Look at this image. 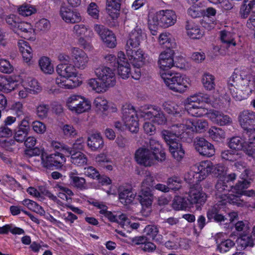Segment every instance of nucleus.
<instances>
[{
  "label": "nucleus",
  "instance_id": "obj_14",
  "mask_svg": "<svg viewBox=\"0 0 255 255\" xmlns=\"http://www.w3.org/2000/svg\"><path fill=\"white\" fill-rule=\"evenodd\" d=\"M174 52L172 49H166L160 53L159 56L158 64L160 72H167L168 70L174 65L173 56Z\"/></svg>",
  "mask_w": 255,
  "mask_h": 255
},
{
  "label": "nucleus",
  "instance_id": "obj_27",
  "mask_svg": "<svg viewBox=\"0 0 255 255\" xmlns=\"http://www.w3.org/2000/svg\"><path fill=\"white\" fill-rule=\"evenodd\" d=\"M185 28L187 35L191 38L199 39L203 35V32L193 20H187Z\"/></svg>",
  "mask_w": 255,
  "mask_h": 255
},
{
  "label": "nucleus",
  "instance_id": "obj_28",
  "mask_svg": "<svg viewBox=\"0 0 255 255\" xmlns=\"http://www.w3.org/2000/svg\"><path fill=\"white\" fill-rule=\"evenodd\" d=\"M146 148H148L154 154L159 155L160 162L165 159V153L162 149L161 145L157 140L150 138L147 143V147Z\"/></svg>",
  "mask_w": 255,
  "mask_h": 255
},
{
  "label": "nucleus",
  "instance_id": "obj_63",
  "mask_svg": "<svg viewBox=\"0 0 255 255\" xmlns=\"http://www.w3.org/2000/svg\"><path fill=\"white\" fill-rule=\"evenodd\" d=\"M155 184L154 177L151 175H146L141 183V187L150 188L153 190Z\"/></svg>",
  "mask_w": 255,
  "mask_h": 255
},
{
  "label": "nucleus",
  "instance_id": "obj_47",
  "mask_svg": "<svg viewBox=\"0 0 255 255\" xmlns=\"http://www.w3.org/2000/svg\"><path fill=\"white\" fill-rule=\"evenodd\" d=\"M51 146L54 150H57V152L62 155L69 156L71 154V149L66 145L62 144L59 142L52 141L51 142Z\"/></svg>",
  "mask_w": 255,
  "mask_h": 255
},
{
  "label": "nucleus",
  "instance_id": "obj_36",
  "mask_svg": "<svg viewBox=\"0 0 255 255\" xmlns=\"http://www.w3.org/2000/svg\"><path fill=\"white\" fill-rule=\"evenodd\" d=\"M33 32V30L30 23L24 22H19L14 32L17 35H21V36L24 37L25 38L31 34Z\"/></svg>",
  "mask_w": 255,
  "mask_h": 255
},
{
  "label": "nucleus",
  "instance_id": "obj_13",
  "mask_svg": "<svg viewBox=\"0 0 255 255\" xmlns=\"http://www.w3.org/2000/svg\"><path fill=\"white\" fill-rule=\"evenodd\" d=\"M41 163L44 167L51 168L55 167L56 169L61 168L63 163L65 162L64 155L57 153L51 154L44 157L42 154L41 156Z\"/></svg>",
  "mask_w": 255,
  "mask_h": 255
},
{
  "label": "nucleus",
  "instance_id": "obj_20",
  "mask_svg": "<svg viewBox=\"0 0 255 255\" xmlns=\"http://www.w3.org/2000/svg\"><path fill=\"white\" fill-rule=\"evenodd\" d=\"M136 193L130 186H121L119 188V199L124 205L131 203L135 199Z\"/></svg>",
  "mask_w": 255,
  "mask_h": 255
},
{
  "label": "nucleus",
  "instance_id": "obj_51",
  "mask_svg": "<svg viewBox=\"0 0 255 255\" xmlns=\"http://www.w3.org/2000/svg\"><path fill=\"white\" fill-rule=\"evenodd\" d=\"M172 207L176 210H185L188 207V203L185 198L177 196L173 201Z\"/></svg>",
  "mask_w": 255,
  "mask_h": 255
},
{
  "label": "nucleus",
  "instance_id": "obj_30",
  "mask_svg": "<svg viewBox=\"0 0 255 255\" xmlns=\"http://www.w3.org/2000/svg\"><path fill=\"white\" fill-rule=\"evenodd\" d=\"M239 121L242 127L244 128L248 126L255 124V113L250 111H244L239 116Z\"/></svg>",
  "mask_w": 255,
  "mask_h": 255
},
{
  "label": "nucleus",
  "instance_id": "obj_59",
  "mask_svg": "<svg viewBox=\"0 0 255 255\" xmlns=\"http://www.w3.org/2000/svg\"><path fill=\"white\" fill-rule=\"evenodd\" d=\"M5 20L9 28L14 32L19 22L18 17L14 14H10L5 17Z\"/></svg>",
  "mask_w": 255,
  "mask_h": 255
},
{
  "label": "nucleus",
  "instance_id": "obj_40",
  "mask_svg": "<svg viewBox=\"0 0 255 255\" xmlns=\"http://www.w3.org/2000/svg\"><path fill=\"white\" fill-rule=\"evenodd\" d=\"M185 108L188 114L193 117H199L207 114V110L197 105H185Z\"/></svg>",
  "mask_w": 255,
  "mask_h": 255
},
{
  "label": "nucleus",
  "instance_id": "obj_53",
  "mask_svg": "<svg viewBox=\"0 0 255 255\" xmlns=\"http://www.w3.org/2000/svg\"><path fill=\"white\" fill-rule=\"evenodd\" d=\"M118 65V71L119 75L123 79H127L130 74V65L128 62L120 63Z\"/></svg>",
  "mask_w": 255,
  "mask_h": 255
},
{
  "label": "nucleus",
  "instance_id": "obj_50",
  "mask_svg": "<svg viewBox=\"0 0 255 255\" xmlns=\"http://www.w3.org/2000/svg\"><path fill=\"white\" fill-rule=\"evenodd\" d=\"M221 157L225 160L234 162L241 158V154L236 151L227 150L222 152Z\"/></svg>",
  "mask_w": 255,
  "mask_h": 255
},
{
  "label": "nucleus",
  "instance_id": "obj_37",
  "mask_svg": "<svg viewBox=\"0 0 255 255\" xmlns=\"http://www.w3.org/2000/svg\"><path fill=\"white\" fill-rule=\"evenodd\" d=\"M169 149L173 157L177 161H180L183 158L185 151L181 143L172 142Z\"/></svg>",
  "mask_w": 255,
  "mask_h": 255
},
{
  "label": "nucleus",
  "instance_id": "obj_7",
  "mask_svg": "<svg viewBox=\"0 0 255 255\" xmlns=\"http://www.w3.org/2000/svg\"><path fill=\"white\" fill-rule=\"evenodd\" d=\"M177 16L172 10H161L156 12L152 17L154 25L167 28L174 25L176 21Z\"/></svg>",
  "mask_w": 255,
  "mask_h": 255
},
{
  "label": "nucleus",
  "instance_id": "obj_31",
  "mask_svg": "<svg viewBox=\"0 0 255 255\" xmlns=\"http://www.w3.org/2000/svg\"><path fill=\"white\" fill-rule=\"evenodd\" d=\"M138 118L137 112L134 107L129 104H126L122 108V119L123 122L129 123V120Z\"/></svg>",
  "mask_w": 255,
  "mask_h": 255
},
{
  "label": "nucleus",
  "instance_id": "obj_52",
  "mask_svg": "<svg viewBox=\"0 0 255 255\" xmlns=\"http://www.w3.org/2000/svg\"><path fill=\"white\" fill-rule=\"evenodd\" d=\"M160 45H162L163 48L167 49L173 48L175 43L171 42L170 36L169 34L166 33H162L160 34L158 38Z\"/></svg>",
  "mask_w": 255,
  "mask_h": 255
},
{
  "label": "nucleus",
  "instance_id": "obj_26",
  "mask_svg": "<svg viewBox=\"0 0 255 255\" xmlns=\"http://www.w3.org/2000/svg\"><path fill=\"white\" fill-rule=\"evenodd\" d=\"M121 1L122 0H106V12L114 20L119 16Z\"/></svg>",
  "mask_w": 255,
  "mask_h": 255
},
{
  "label": "nucleus",
  "instance_id": "obj_1",
  "mask_svg": "<svg viewBox=\"0 0 255 255\" xmlns=\"http://www.w3.org/2000/svg\"><path fill=\"white\" fill-rule=\"evenodd\" d=\"M254 76L249 70L243 68L236 69L230 78L228 89L232 97L236 101L241 100V96L238 94L235 86L242 91H252V87L254 85Z\"/></svg>",
  "mask_w": 255,
  "mask_h": 255
},
{
  "label": "nucleus",
  "instance_id": "obj_29",
  "mask_svg": "<svg viewBox=\"0 0 255 255\" xmlns=\"http://www.w3.org/2000/svg\"><path fill=\"white\" fill-rule=\"evenodd\" d=\"M16 86L15 81L10 76H0V91L9 93L13 90Z\"/></svg>",
  "mask_w": 255,
  "mask_h": 255
},
{
  "label": "nucleus",
  "instance_id": "obj_24",
  "mask_svg": "<svg viewBox=\"0 0 255 255\" xmlns=\"http://www.w3.org/2000/svg\"><path fill=\"white\" fill-rule=\"evenodd\" d=\"M87 142L88 147L93 151L102 149L104 145V140L99 132L90 134L88 137Z\"/></svg>",
  "mask_w": 255,
  "mask_h": 255
},
{
  "label": "nucleus",
  "instance_id": "obj_16",
  "mask_svg": "<svg viewBox=\"0 0 255 255\" xmlns=\"http://www.w3.org/2000/svg\"><path fill=\"white\" fill-rule=\"evenodd\" d=\"M145 36V33L141 28L138 26H136L129 33L126 48H135L138 47L141 41L143 40Z\"/></svg>",
  "mask_w": 255,
  "mask_h": 255
},
{
  "label": "nucleus",
  "instance_id": "obj_2",
  "mask_svg": "<svg viewBox=\"0 0 255 255\" xmlns=\"http://www.w3.org/2000/svg\"><path fill=\"white\" fill-rule=\"evenodd\" d=\"M95 73L101 83L96 79H91L88 84L92 89L97 93H103L108 88L113 87L116 84V76L114 71L108 67L102 66L96 69Z\"/></svg>",
  "mask_w": 255,
  "mask_h": 255
},
{
  "label": "nucleus",
  "instance_id": "obj_42",
  "mask_svg": "<svg viewBox=\"0 0 255 255\" xmlns=\"http://www.w3.org/2000/svg\"><path fill=\"white\" fill-rule=\"evenodd\" d=\"M220 38L223 46L227 48L230 46H235L236 44L232 34L229 31L226 30L221 31Z\"/></svg>",
  "mask_w": 255,
  "mask_h": 255
},
{
  "label": "nucleus",
  "instance_id": "obj_10",
  "mask_svg": "<svg viewBox=\"0 0 255 255\" xmlns=\"http://www.w3.org/2000/svg\"><path fill=\"white\" fill-rule=\"evenodd\" d=\"M140 116L144 120H150L159 125H165L167 122L163 112L160 108L156 106L148 108L147 111L142 112Z\"/></svg>",
  "mask_w": 255,
  "mask_h": 255
},
{
  "label": "nucleus",
  "instance_id": "obj_56",
  "mask_svg": "<svg viewBox=\"0 0 255 255\" xmlns=\"http://www.w3.org/2000/svg\"><path fill=\"white\" fill-rule=\"evenodd\" d=\"M235 228L236 231L240 233L241 235L247 234L250 231V227L247 221H240L235 225Z\"/></svg>",
  "mask_w": 255,
  "mask_h": 255
},
{
  "label": "nucleus",
  "instance_id": "obj_5",
  "mask_svg": "<svg viewBox=\"0 0 255 255\" xmlns=\"http://www.w3.org/2000/svg\"><path fill=\"white\" fill-rule=\"evenodd\" d=\"M160 76L166 85L171 90L183 93L188 88L189 83L186 78L179 73L160 72Z\"/></svg>",
  "mask_w": 255,
  "mask_h": 255
},
{
  "label": "nucleus",
  "instance_id": "obj_44",
  "mask_svg": "<svg viewBox=\"0 0 255 255\" xmlns=\"http://www.w3.org/2000/svg\"><path fill=\"white\" fill-rule=\"evenodd\" d=\"M39 65L42 71L45 74H51L54 72V67L49 58L42 57L39 60Z\"/></svg>",
  "mask_w": 255,
  "mask_h": 255
},
{
  "label": "nucleus",
  "instance_id": "obj_48",
  "mask_svg": "<svg viewBox=\"0 0 255 255\" xmlns=\"http://www.w3.org/2000/svg\"><path fill=\"white\" fill-rule=\"evenodd\" d=\"M163 107L168 114L174 116H180V113L182 111L181 107L173 103H165L163 104Z\"/></svg>",
  "mask_w": 255,
  "mask_h": 255
},
{
  "label": "nucleus",
  "instance_id": "obj_11",
  "mask_svg": "<svg viewBox=\"0 0 255 255\" xmlns=\"http://www.w3.org/2000/svg\"><path fill=\"white\" fill-rule=\"evenodd\" d=\"M94 29L107 47L114 48L116 46V38L112 31L103 25L97 24L94 25Z\"/></svg>",
  "mask_w": 255,
  "mask_h": 255
},
{
  "label": "nucleus",
  "instance_id": "obj_9",
  "mask_svg": "<svg viewBox=\"0 0 255 255\" xmlns=\"http://www.w3.org/2000/svg\"><path fill=\"white\" fill-rule=\"evenodd\" d=\"M135 158L138 164L144 166H150L155 161H160L159 155L154 154L148 148L143 147L136 151Z\"/></svg>",
  "mask_w": 255,
  "mask_h": 255
},
{
  "label": "nucleus",
  "instance_id": "obj_35",
  "mask_svg": "<svg viewBox=\"0 0 255 255\" xmlns=\"http://www.w3.org/2000/svg\"><path fill=\"white\" fill-rule=\"evenodd\" d=\"M72 31L75 36L79 38L83 36L87 37V35H86L87 32L89 33L88 35L89 37H92L94 35L93 31L89 28V26L83 23L74 25Z\"/></svg>",
  "mask_w": 255,
  "mask_h": 255
},
{
  "label": "nucleus",
  "instance_id": "obj_55",
  "mask_svg": "<svg viewBox=\"0 0 255 255\" xmlns=\"http://www.w3.org/2000/svg\"><path fill=\"white\" fill-rule=\"evenodd\" d=\"M94 105L97 111L102 113L106 111L109 107L107 101L104 97H98L95 98Z\"/></svg>",
  "mask_w": 255,
  "mask_h": 255
},
{
  "label": "nucleus",
  "instance_id": "obj_25",
  "mask_svg": "<svg viewBox=\"0 0 255 255\" xmlns=\"http://www.w3.org/2000/svg\"><path fill=\"white\" fill-rule=\"evenodd\" d=\"M222 234H218L216 237V250L220 253H225L233 248L235 243L234 241L230 239H223L221 236Z\"/></svg>",
  "mask_w": 255,
  "mask_h": 255
},
{
  "label": "nucleus",
  "instance_id": "obj_41",
  "mask_svg": "<svg viewBox=\"0 0 255 255\" xmlns=\"http://www.w3.org/2000/svg\"><path fill=\"white\" fill-rule=\"evenodd\" d=\"M193 169V171H190L185 175V180L190 183L194 182L195 178L196 179L195 182L203 180V179H201L200 178L201 177L202 175L201 171L199 169V164L196 165Z\"/></svg>",
  "mask_w": 255,
  "mask_h": 255
},
{
  "label": "nucleus",
  "instance_id": "obj_54",
  "mask_svg": "<svg viewBox=\"0 0 255 255\" xmlns=\"http://www.w3.org/2000/svg\"><path fill=\"white\" fill-rule=\"evenodd\" d=\"M18 13L23 16H28L36 12V9L33 5L28 4H22L17 9Z\"/></svg>",
  "mask_w": 255,
  "mask_h": 255
},
{
  "label": "nucleus",
  "instance_id": "obj_61",
  "mask_svg": "<svg viewBox=\"0 0 255 255\" xmlns=\"http://www.w3.org/2000/svg\"><path fill=\"white\" fill-rule=\"evenodd\" d=\"M13 70V66L9 62L4 59L0 58V71L7 74L11 73Z\"/></svg>",
  "mask_w": 255,
  "mask_h": 255
},
{
  "label": "nucleus",
  "instance_id": "obj_34",
  "mask_svg": "<svg viewBox=\"0 0 255 255\" xmlns=\"http://www.w3.org/2000/svg\"><path fill=\"white\" fill-rule=\"evenodd\" d=\"M77 173L70 172L69 173L70 184L75 188L81 190L87 189L86 180L84 178L77 176Z\"/></svg>",
  "mask_w": 255,
  "mask_h": 255
},
{
  "label": "nucleus",
  "instance_id": "obj_8",
  "mask_svg": "<svg viewBox=\"0 0 255 255\" xmlns=\"http://www.w3.org/2000/svg\"><path fill=\"white\" fill-rule=\"evenodd\" d=\"M199 169L201 171V179H204L209 173H212L221 179L224 175L225 167L221 164L213 165L210 160L202 161L199 163Z\"/></svg>",
  "mask_w": 255,
  "mask_h": 255
},
{
  "label": "nucleus",
  "instance_id": "obj_33",
  "mask_svg": "<svg viewBox=\"0 0 255 255\" xmlns=\"http://www.w3.org/2000/svg\"><path fill=\"white\" fill-rule=\"evenodd\" d=\"M176 126H172L171 130H163L161 131L162 137L164 139L169 147L172 142H177L176 135H180V133L177 131Z\"/></svg>",
  "mask_w": 255,
  "mask_h": 255
},
{
  "label": "nucleus",
  "instance_id": "obj_12",
  "mask_svg": "<svg viewBox=\"0 0 255 255\" xmlns=\"http://www.w3.org/2000/svg\"><path fill=\"white\" fill-rule=\"evenodd\" d=\"M71 55L73 64L77 69L84 70L87 68L89 59L85 51L78 47H72Z\"/></svg>",
  "mask_w": 255,
  "mask_h": 255
},
{
  "label": "nucleus",
  "instance_id": "obj_39",
  "mask_svg": "<svg viewBox=\"0 0 255 255\" xmlns=\"http://www.w3.org/2000/svg\"><path fill=\"white\" fill-rule=\"evenodd\" d=\"M252 235L244 234L237 240V244L240 249L245 250L248 247L252 248L254 246V241Z\"/></svg>",
  "mask_w": 255,
  "mask_h": 255
},
{
  "label": "nucleus",
  "instance_id": "obj_45",
  "mask_svg": "<svg viewBox=\"0 0 255 255\" xmlns=\"http://www.w3.org/2000/svg\"><path fill=\"white\" fill-rule=\"evenodd\" d=\"M71 152L72 150L71 149ZM71 162L77 166H83L87 162V158L86 156L82 152H77L75 153H71Z\"/></svg>",
  "mask_w": 255,
  "mask_h": 255
},
{
  "label": "nucleus",
  "instance_id": "obj_4",
  "mask_svg": "<svg viewBox=\"0 0 255 255\" xmlns=\"http://www.w3.org/2000/svg\"><path fill=\"white\" fill-rule=\"evenodd\" d=\"M242 195L238 194H228L224 201L225 203H223V201L220 202L218 204H216L212 207L207 211V217L209 221H214L218 223H221L225 222L227 218L225 216L220 213L219 206L222 205H226L227 203L237 205L238 206H243L245 204L244 199H241Z\"/></svg>",
  "mask_w": 255,
  "mask_h": 255
},
{
  "label": "nucleus",
  "instance_id": "obj_18",
  "mask_svg": "<svg viewBox=\"0 0 255 255\" xmlns=\"http://www.w3.org/2000/svg\"><path fill=\"white\" fill-rule=\"evenodd\" d=\"M232 187L231 184H228L222 179L219 178L218 179L215 186V196L217 200V204L222 201H223V203H225L224 201L226 200V198L229 194L228 192H232Z\"/></svg>",
  "mask_w": 255,
  "mask_h": 255
},
{
  "label": "nucleus",
  "instance_id": "obj_23",
  "mask_svg": "<svg viewBox=\"0 0 255 255\" xmlns=\"http://www.w3.org/2000/svg\"><path fill=\"white\" fill-rule=\"evenodd\" d=\"M60 14L62 19L67 23H74L79 22L82 20L79 13L66 6L61 7Z\"/></svg>",
  "mask_w": 255,
  "mask_h": 255
},
{
  "label": "nucleus",
  "instance_id": "obj_58",
  "mask_svg": "<svg viewBox=\"0 0 255 255\" xmlns=\"http://www.w3.org/2000/svg\"><path fill=\"white\" fill-rule=\"evenodd\" d=\"M126 128L128 129L132 133H137L139 130V124L138 118L136 119L129 120V123L123 122Z\"/></svg>",
  "mask_w": 255,
  "mask_h": 255
},
{
  "label": "nucleus",
  "instance_id": "obj_3",
  "mask_svg": "<svg viewBox=\"0 0 255 255\" xmlns=\"http://www.w3.org/2000/svg\"><path fill=\"white\" fill-rule=\"evenodd\" d=\"M56 70L60 77L56 79L55 82L59 87L65 89H71L82 84L81 81L70 79L71 77L76 78L78 75L77 69L73 64H58Z\"/></svg>",
  "mask_w": 255,
  "mask_h": 255
},
{
  "label": "nucleus",
  "instance_id": "obj_57",
  "mask_svg": "<svg viewBox=\"0 0 255 255\" xmlns=\"http://www.w3.org/2000/svg\"><path fill=\"white\" fill-rule=\"evenodd\" d=\"M181 180L179 177L173 176L168 178L167 180V185L170 189L173 190H178L180 189L181 185Z\"/></svg>",
  "mask_w": 255,
  "mask_h": 255
},
{
  "label": "nucleus",
  "instance_id": "obj_38",
  "mask_svg": "<svg viewBox=\"0 0 255 255\" xmlns=\"http://www.w3.org/2000/svg\"><path fill=\"white\" fill-rule=\"evenodd\" d=\"M243 137L249 149L255 144V128H245Z\"/></svg>",
  "mask_w": 255,
  "mask_h": 255
},
{
  "label": "nucleus",
  "instance_id": "obj_43",
  "mask_svg": "<svg viewBox=\"0 0 255 255\" xmlns=\"http://www.w3.org/2000/svg\"><path fill=\"white\" fill-rule=\"evenodd\" d=\"M209 137L214 141H220L225 138V132L221 128L212 127L208 130Z\"/></svg>",
  "mask_w": 255,
  "mask_h": 255
},
{
  "label": "nucleus",
  "instance_id": "obj_15",
  "mask_svg": "<svg viewBox=\"0 0 255 255\" xmlns=\"http://www.w3.org/2000/svg\"><path fill=\"white\" fill-rule=\"evenodd\" d=\"M194 145L196 151L202 155L211 157L215 154V150L213 145L204 138H196Z\"/></svg>",
  "mask_w": 255,
  "mask_h": 255
},
{
  "label": "nucleus",
  "instance_id": "obj_6",
  "mask_svg": "<svg viewBox=\"0 0 255 255\" xmlns=\"http://www.w3.org/2000/svg\"><path fill=\"white\" fill-rule=\"evenodd\" d=\"M66 106L68 109L78 114L88 112L91 109L90 101L79 95H72L67 99Z\"/></svg>",
  "mask_w": 255,
  "mask_h": 255
},
{
  "label": "nucleus",
  "instance_id": "obj_64",
  "mask_svg": "<svg viewBox=\"0 0 255 255\" xmlns=\"http://www.w3.org/2000/svg\"><path fill=\"white\" fill-rule=\"evenodd\" d=\"M49 107L47 105L41 104L39 105L36 109V114L40 119H44L48 115Z\"/></svg>",
  "mask_w": 255,
  "mask_h": 255
},
{
  "label": "nucleus",
  "instance_id": "obj_22",
  "mask_svg": "<svg viewBox=\"0 0 255 255\" xmlns=\"http://www.w3.org/2000/svg\"><path fill=\"white\" fill-rule=\"evenodd\" d=\"M133 48H126L127 54L134 66L141 67L144 63L145 57L143 52L140 50H133Z\"/></svg>",
  "mask_w": 255,
  "mask_h": 255
},
{
  "label": "nucleus",
  "instance_id": "obj_60",
  "mask_svg": "<svg viewBox=\"0 0 255 255\" xmlns=\"http://www.w3.org/2000/svg\"><path fill=\"white\" fill-rule=\"evenodd\" d=\"M253 9L254 7L251 1L248 4L246 3L242 4L240 11V16L242 18H247Z\"/></svg>",
  "mask_w": 255,
  "mask_h": 255
},
{
  "label": "nucleus",
  "instance_id": "obj_49",
  "mask_svg": "<svg viewBox=\"0 0 255 255\" xmlns=\"http://www.w3.org/2000/svg\"><path fill=\"white\" fill-rule=\"evenodd\" d=\"M250 183L247 180L239 181L234 186H232V192L242 196L245 189L249 187Z\"/></svg>",
  "mask_w": 255,
  "mask_h": 255
},
{
  "label": "nucleus",
  "instance_id": "obj_17",
  "mask_svg": "<svg viewBox=\"0 0 255 255\" xmlns=\"http://www.w3.org/2000/svg\"><path fill=\"white\" fill-rule=\"evenodd\" d=\"M229 147L237 151L244 150L249 155L255 157V149H249L244 138L240 136H234L230 138L229 142Z\"/></svg>",
  "mask_w": 255,
  "mask_h": 255
},
{
  "label": "nucleus",
  "instance_id": "obj_19",
  "mask_svg": "<svg viewBox=\"0 0 255 255\" xmlns=\"http://www.w3.org/2000/svg\"><path fill=\"white\" fill-rule=\"evenodd\" d=\"M207 195L203 192L200 187H192L190 188L187 200L190 204L202 205L207 200Z\"/></svg>",
  "mask_w": 255,
  "mask_h": 255
},
{
  "label": "nucleus",
  "instance_id": "obj_21",
  "mask_svg": "<svg viewBox=\"0 0 255 255\" xmlns=\"http://www.w3.org/2000/svg\"><path fill=\"white\" fill-rule=\"evenodd\" d=\"M208 117L214 124L220 126L230 125L232 123V118L221 111L213 110L208 113Z\"/></svg>",
  "mask_w": 255,
  "mask_h": 255
},
{
  "label": "nucleus",
  "instance_id": "obj_46",
  "mask_svg": "<svg viewBox=\"0 0 255 255\" xmlns=\"http://www.w3.org/2000/svg\"><path fill=\"white\" fill-rule=\"evenodd\" d=\"M202 83L207 90L211 91L215 89V77L209 73H204L202 78Z\"/></svg>",
  "mask_w": 255,
  "mask_h": 255
},
{
  "label": "nucleus",
  "instance_id": "obj_62",
  "mask_svg": "<svg viewBox=\"0 0 255 255\" xmlns=\"http://www.w3.org/2000/svg\"><path fill=\"white\" fill-rule=\"evenodd\" d=\"M84 173L87 176L94 179H99L100 176L99 171L93 166L85 167Z\"/></svg>",
  "mask_w": 255,
  "mask_h": 255
},
{
  "label": "nucleus",
  "instance_id": "obj_32",
  "mask_svg": "<svg viewBox=\"0 0 255 255\" xmlns=\"http://www.w3.org/2000/svg\"><path fill=\"white\" fill-rule=\"evenodd\" d=\"M185 122L186 128L190 129L192 131L195 129L197 132H202L208 128V123L206 120H198L196 122L193 123L190 120H186Z\"/></svg>",
  "mask_w": 255,
  "mask_h": 255
}]
</instances>
